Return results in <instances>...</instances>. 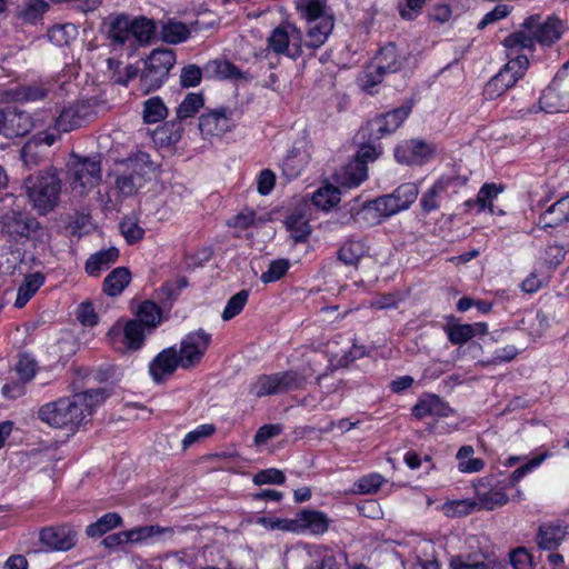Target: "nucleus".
<instances>
[{
	"label": "nucleus",
	"instance_id": "1",
	"mask_svg": "<svg viewBox=\"0 0 569 569\" xmlns=\"http://www.w3.org/2000/svg\"><path fill=\"white\" fill-rule=\"evenodd\" d=\"M107 397L106 390L101 388L76 392L41 406L38 418L50 427L73 432Z\"/></svg>",
	"mask_w": 569,
	"mask_h": 569
},
{
	"label": "nucleus",
	"instance_id": "2",
	"mask_svg": "<svg viewBox=\"0 0 569 569\" xmlns=\"http://www.w3.org/2000/svg\"><path fill=\"white\" fill-rule=\"evenodd\" d=\"M417 197V186L415 183H403L390 194L379 197L372 201H365L360 208L357 206L358 199H355L350 207L351 214L343 223L356 219H362L372 224L378 223L381 218H388L408 209Z\"/></svg>",
	"mask_w": 569,
	"mask_h": 569
},
{
	"label": "nucleus",
	"instance_id": "3",
	"mask_svg": "<svg viewBox=\"0 0 569 569\" xmlns=\"http://www.w3.org/2000/svg\"><path fill=\"white\" fill-rule=\"evenodd\" d=\"M562 33L561 21L557 18H548L541 22L539 14L530 16L522 23V29L508 36L503 40L507 49H530L535 42L542 46H551L560 39Z\"/></svg>",
	"mask_w": 569,
	"mask_h": 569
},
{
	"label": "nucleus",
	"instance_id": "4",
	"mask_svg": "<svg viewBox=\"0 0 569 569\" xmlns=\"http://www.w3.org/2000/svg\"><path fill=\"white\" fill-rule=\"evenodd\" d=\"M27 197L41 216L51 212L59 203L61 180L56 169L38 171L24 180Z\"/></svg>",
	"mask_w": 569,
	"mask_h": 569
},
{
	"label": "nucleus",
	"instance_id": "5",
	"mask_svg": "<svg viewBox=\"0 0 569 569\" xmlns=\"http://www.w3.org/2000/svg\"><path fill=\"white\" fill-rule=\"evenodd\" d=\"M297 10L307 22L306 46L312 49L323 46L335 27L333 13L326 2H298Z\"/></svg>",
	"mask_w": 569,
	"mask_h": 569
},
{
	"label": "nucleus",
	"instance_id": "6",
	"mask_svg": "<svg viewBox=\"0 0 569 569\" xmlns=\"http://www.w3.org/2000/svg\"><path fill=\"white\" fill-rule=\"evenodd\" d=\"M68 167L70 187L80 196L87 194L101 182V164L94 158L72 154Z\"/></svg>",
	"mask_w": 569,
	"mask_h": 569
},
{
	"label": "nucleus",
	"instance_id": "7",
	"mask_svg": "<svg viewBox=\"0 0 569 569\" xmlns=\"http://www.w3.org/2000/svg\"><path fill=\"white\" fill-rule=\"evenodd\" d=\"M306 379L297 371H281L259 376L249 388V393L256 398L286 393L303 387Z\"/></svg>",
	"mask_w": 569,
	"mask_h": 569
},
{
	"label": "nucleus",
	"instance_id": "8",
	"mask_svg": "<svg viewBox=\"0 0 569 569\" xmlns=\"http://www.w3.org/2000/svg\"><path fill=\"white\" fill-rule=\"evenodd\" d=\"M176 63V54L171 49H154L146 60L141 74V89L149 93L159 89Z\"/></svg>",
	"mask_w": 569,
	"mask_h": 569
},
{
	"label": "nucleus",
	"instance_id": "9",
	"mask_svg": "<svg viewBox=\"0 0 569 569\" xmlns=\"http://www.w3.org/2000/svg\"><path fill=\"white\" fill-rule=\"evenodd\" d=\"M211 342V335L202 329L188 333L180 343L178 357L180 367L189 369L197 366Z\"/></svg>",
	"mask_w": 569,
	"mask_h": 569
},
{
	"label": "nucleus",
	"instance_id": "10",
	"mask_svg": "<svg viewBox=\"0 0 569 569\" xmlns=\"http://www.w3.org/2000/svg\"><path fill=\"white\" fill-rule=\"evenodd\" d=\"M144 168L132 162L126 170L116 174L113 190L118 199L124 200L136 196L146 184Z\"/></svg>",
	"mask_w": 569,
	"mask_h": 569
},
{
	"label": "nucleus",
	"instance_id": "11",
	"mask_svg": "<svg viewBox=\"0 0 569 569\" xmlns=\"http://www.w3.org/2000/svg\"><path fill=\"white\" fill-rule=\"evenodd\" d=\"M232 114L227 108L203 113L199 118L201 133L207 137H221L234 127Z\"/></svg>",
	"mask_w": 569,
	"mask_h": 569
},
{
	"label": "nucleus",
	"instance_id": "12",
	"mask_svg": "<svg viewBox=\"0 0 569 569\" xmlns=\"http://www.w3.org/2000/svg\"><path fill=\"white\" fill-rule=\"evenodd\" d=\"M40 541L49 550L67 551L74 547L77 532L69 526H52L40 531Z\"/></svg>",
	"mask_w": 569,
	"mask_h": 569
},
{
	"label": "nucleus",
	"instance_id": "13",
	"mask_svg": "<svg viewBox=\"0 0 569 569\" xmlns=\"http://www.w3.org/2000/svg\"><path fill=\"white\" fill-rule=\"evenodd\" d=\"M301 39V30L290 22H284L272 30L267 39V48L276 54H288L290 42L296 46Z\"/></svg>",
	"mask_w": 569,
	"mask_h": 569
},
{
	"label": "nucleus",
	"instance_id": "14",
	"mask_svg": "<svg viewBox=\"0 0 569 569\" xmlns=\"http://www.w3.org/2000/svg\"><path fill=\"white\" fill-rule=\"evenodd\" d=\"M412 109V103L408 102L399 108L393 109L385 114L375 118L371 122V130L376 138L395 132L402 122L408 118Z\"/></svg>",
	"mask_w": 569,
	"mask_h": 569
},
{
	"label": "nucleus",
	"instance_id": "15",
	"mask_svg": "<svg viewBox=\"0 0 569 569\" xmlns=\"http://www.w3.org/2000/svg\"><path fill=\"white\" fill-rule=\"evenodd\" d=\"M433 148L422 140L411 139L399 144L395 150L398 162L406 164H420L429 159Z\"/></svg>",
	"mask_w": 569,
	"mask_h": 569
},
{
	"label": "nucleus",
	"instance_id": "16",
	"mask_svg": "<svg viewBox=\"0 0 569 569\" xmlns=\"http://www.w3.org/2000/svg\"><path fill=\"white\" fill-rule=\"evenodd\" d=\"M210 26H212L211 22L203 23L200 20H196L190 24V27H188L182 22L169 19L168 21L162 22L160 33L164 42L177 44L186 41L189 38L191 31H198Z\"/></svg>",
	"mask_w": 569,
	"mask_h": 569
},
{
	"label": "nucleus",
	"instance_id": "17",
	"mask_svg": "<svg viewBox=\"0 0 569 569\" xmlns=\"http://www.w3.org/2000/svg\"><path fill=\"white\" fill-rule=\"evenodd\" d=\"M411 411L415 418L421 420L427 417H448L451 408L440 397L427 395L412 407Z\"/></svg>",
	"mask_w": 569,
	"mask_h": 569
},
{
	"label": "nucleus",
	"instance_id": "18",
	"mask_svg": "<svg viewBox=\"0 0 569 569\" xmlns=\"http://www.w3.org/2000/svg\"><path fill=\"white\" fill-rule=\"evenodd\" d=\"M180 366L178 352L174 348L162 350L150 363L149 371L154 381L160 382L163 377L172 375Z\"/></svg>",
	"mask_w": 569,
	"mask_h": 569
},
{
	"label": "nucleus",
	"instance_id": "19",
	"mask_svg": "<svg viewBox=\"0 0 569 569\" xmlns=\"http://www.w3.org/2000/svg\"><path fill=\"white\" fill-rule=\"evenodd\" d=\"M297 532L322 535L329 528V518L321 511L306 509L297 513Z\"/></svg>",
	"mask_w": 569,
	"mask_h": 569
},
{
	"label": "nucleus",
	"instance_id": "20",
	"mask_svg": "<svg viewBox=\"0 0 569 569\" xmlns=\"http://www.w3.org/2000/svg\"><path fill=\"white\" fill-rule=\"evenodd\" d=\"M147 333H149L148 329L134 319L129 320L122 329L113 327L109 331V336L112 340L116 337L122 336L126 342V349L132 350H137L142 346Z\"/></svg>",
	"mask_w": 569,
	"mask_h": 569
},
{
	"label": "nucleus",
	"instance_id": "21",
	"mask_svg": "<svg viewBox=\"0 0 569 569\" xmlns=\"http://www.w3.org/2000/svg\"><path fill=\"white\" fill-rule=\"evenodd\" d=\"M567 527L553 522L541 525L536 537L539 548L545 550L557 549L567 536Z\"/></svg>",
	"mask_w": 569,
	"mask_h": 569
},
{
	"label": "nucleus",
	"instance_id": "22",
	"mask_svg": "<svg viewBox=\"0 0 569 569\" xmlns=\"http://www.w3.org/2000/svg\"><path fill=\"white\" fill-rule=\"evenodd\" d=\"M367 177V167L361 161L351 160L335 174V180L340 187L355 188L360 186Z\"/></svg>",
	"mask_w": 569,
	"mask_h": 569
},
{
	"label": "nucleus",
	"instance_id": "23",
	"mask_svg": "<svg viewBox=\"0 0 569 569\" xmlns=\"http://www.w3.org/2000/svg\"><path fill=\"white\" fill-rule=\"evenodd\" d=\"M406 60L407 57L399 54L396 44L391 42L376 57L377 72L380 74L395 73L401 70Z\"/></svg>",
	"mask_w": 569,
	"mask_h": 569
},
{
	"label": "nucleus",
	"instance_id": "24",
	"mask_svg": "<svg viewBox=\"0 0 569 569\" xmlns=\"http://www.w3.org/2000/svg\"><path fill=\"white\" fill-rule=\"evenodd\" d=\"M569 221V194L551 204L539 218L542 228H553Z\"/></svg>",
	"mask_w": 569,
	"mask_h": 569
},
{
	"label": "nucleus",
	"instance_id": "25",
	"mask_svg": "<svg viewBox=\"0 0 569 569\" xmlns=\"http://www.w3.org/2000/svg\"><path fill=\"white\" fill-rule=\"evenodd\" d=\"M119 258V250L114 247L100 250L91 254L86 262V272L91 277H98L101 271L110 268Z\"/></svg>",
	"mask_w": 569,
	"mask_h": 569
},
{
	"label": "nucleus",
	"instance_id": "26",
	"mask_svg": "<svg viewBox=\"0 0 569 569\" xmlns=\"http://www.w3.org/2000/svg\"><path fill=\"white\" fill-rule=\"evenodd\" d=\"M529 67V60L526 56H517L508 61L505 67L498 72L502 78L507 88H512L523 76Z\"/></svg>",
	"mask_w": 569,
	"mask_h": 569
},
{
	"label": "nucleus",
	"instance_id": "27",
	"mask_svg": "<svg viewBox=\"0 0 569 569\" xmlns=\"http://www.w3.org/2000/svg\"><path fill=\"white\" fill-rule=\"evenodd\" d=\"M284 224L287 230L290 232V238L295 244L308 241L311 233V227L307 217L302 212L295 211L290 213L286 218Z\"/></svg>",
	"mask_w": 569,
	"mask_h": 569
},
{
	"label": "nucleus",
	"instance_id": "28",
	"mask_svg": "<svg viewBox=\"0 0 569 569\" xmlns=\"http://www.w3.org/2000/svg\"><path fill=\"white\" fill-rule=\"evenodd\" d=\"M131 273L126 267L113 269L103 280V292L110 297H117L129 286Z\"/></svg>",
	"mask_w": 569,
	"mask_h": 569
},
{
	"label": "nucleus",
	"instance_id": "29",
	"mask_svg": "<svg viewBox=\"0 0 569 569\" xmlns=\"http://www.w3.org/2000/svg\"><path fill=\"white\" fill-rule=\"evenodd\" d=\"M31 128V118L27 112L12 110L6 113L3 134L20 137L27 134Z\"/></svg>",
	"mask_w": 569,
	"mask_h": 569
},
{
	"label": "nucleus",
	"instance_id": "30",
	"mask_svg": "<svg viewBox=\"0 0 569 569\" xmlns=\"http://www.w3.org/2000/svg\"><path fill=\"white\" fill-rule=\"evenodd\" d=\"M82 110L83 108L77 104L63 108L56 119L57 129L62 132H69L80 128L86 121Z\"/></svg>",
	"mask_w": 569,
	"mask_h": 569
},
{
	"label": "nucleus",
	"instance_id": "31",
	"mask_svg": "<svg viewBox=\"0 0 569 569\" xmlns=\"http://www.w3.org/2000/svg\"><path fill=\"white\" fill-rule=\"evenodd\" d=\"M43 283L44 276L41 272L27 274L18 288L14 306L19 309L24 307Z\"/></svg>",
	"mask_w": 569,
	"mask_h": 569
},
{
	"label": "nucleus",
	"instance_id": "32",
	"mask_svg": "<svg viewBox=\"0 0 569 569\" xmlns=\"http://www.w3.org/2000/svg\"><path fill=\"white\" fill-rule=\"evenodd\" d=\"M457 177H441L427 192L421 197L420 203L426 212L438 209L437 197L445 192L451 184L458 182Z\"/></svg>",
	"mask_w": 569,
	"mask_h": 569
},
{
	"label": "nucleus",
	"instance_id": "33",
	"mask_svg": "<svg viewBox=\"0 0 569 569\" xmlns=\"http://www.w3.org/2000/svg\"><path fill=\"white\" fill-rule=\"evenodd\" d=\"M503 191V187L502 186H498L496 183H485L478 194H477V198L475 200V204H477L479 207V210L480 211H483V210H489L490 213L492 214H505V211L499 209V210H495L493 208V200L499 196V193H501Z\"/></svg>",
	"mask_w": 569,
	"mask_h": 569
},
{
	"label": "nucleus",
	"instance_id": "34",
	"mask_svg": "<svg viewBox=\"0 0 569 569\" xmlns=\"http://www.w3.org/2000/svg\"><path fill=\"white\" fill-rule=\"evenodd\" d=\"M367 252L368 248L362 240H348L338 250V259L345 264L357 266Z\"/></svg>",
	"mask_w": 569,
	"mask_h": 569
},
{
	"label": "nucleus",
	"instance_id": "35",
	"mask_svg": "<svg viewBox=\"0 0 569 569\" xmlns=\"http://www.w3.org/2000/svg\"><path fill=\"white\" fill-rule=\"evenodd\" d=\"M134 320L151 332L161 321V309L152 301H143L136 312Z\"/></svg>",
	"mask_w": 569,
	"mask_h": 569
},
{
	"label": "nucleus",
	"instance_id": "36",
	"mask_svg": "<svg viewBox=\"0 0 569 569\" xmlns=\"http://www.w3.org/2000/svg\"><path fill=\"white\" fill-rule=\"evenodd\" d=\"M341 192L338 187L328 184L319 188L312 196V203L322 209L329 210L340 201Z\"/></svg>",
	"mask_w": 569,
	"mask_h": 569
},
{
	"label": "nucleus",
	"instance_id": "37",
	"mask_svg": "<svg viewBox=\"0 0 569 569\" xmlns=\"http://www.w3.org/2000/svg\"><path fill=\"white\" fill-rule=\"evenodd\" d=\"M204 73L220 79H236L241 77V71L229 61L214 60L204 66Z\"/></svg>",
	"mask_w": 569,
	"mask_h": 569
},
{
	"label": "nucleus",
	"instance_id": "38",
	"mask_svg": "<svg viewBox=\"0 0 569 569\" xmlns=\"http://www.w3.org/2000/svg\"><path fill=\"white\" fill-rule=\"evenodd\" d=\"M121 517L117 512H108L99 518L96 522L89 525L86 532L89 537H101L108 531L120 526Z\"/></svg>",
	"mask_w": 569,
	"mask_h": 569
},
{
	"label": "nucleus",
	"instance_id": "39",
	"mask_svg": "<svg viewBox=\"0 0 569 569\" xmlns=\"http://www.w3.org/2000/svg\"><path fill=\"white\" fill-rule=\"evenodd\" d=\"M162 533L171 536L172 530L170 528H162L159 526H144L123 532L126 542H140Z\"/></svg>",
	"mask_w": 569,
	"mask_h": 569
},
{
	"label": "nucleus",
	"instance_id": "40",
	"mask_svg": "<svg viewBox=\"0 0 569 569\" xmlns=\"http://www.w3.org/2000/svg\"><path fill=\"white\" fill-rule=\"evenodd\" d=\"M479 506L486 510H492L508 502V496L501 488H492L488 491L478 490Z\"/></svg>",
	"mask_w": 569,
	"mask_h": 569
},
{
	"label": "nucleus",
	"instance_id": "41",
	"mask_svg": "<svg viewBox=\"0 0 569 569\" xmlns=\"http://www.w3.org/2000/svg\"><path fill=\"white\" fill-rule=\"evenodd\" d=\"M203 103L204 100L201 93L187 94L177 109V118L183 120L193 117Z\"/></svg>",
	"mask_w": 569,
	"mask_h": 569
},
{
	"label": "nucleus",
	"instance_id": "42",
	"mask_svg": "<svg viewBox=\"0 0 569 569\" xmlns=\"http://www.w3.org/2000/svg\"><path fill=\"white\" fill-rule=\"evenodd\" d=\"M131 23L124 17H118L111 22L109 38L117 43L124 44L132 38Z\"/></svg>",
	"mask_w": 569,
	"mask_h": 569
},
{
	"label": "nucleus",
	"instance_id": "43",
	"mask_svg": "<svg viewBox=\"0 0 569 569\" xmlns=\"http://www.w3.org/2000/svg\"><path fill=\"white\" fill-rule=\"evenodd\" d=\"M167 117V108L158 97L148 99L144 102L143 119L147 123L158 122Z\"/></svg>",
	"mask_w": 569,
	"mask_h": 569
},
{
	"label": "nucleus",
	"instance_id": "44",
	"mask_svg": "<svg viewBox=\"0 0 569 569\" xmlns=\"http://www.w3.org/2000/svg\"><path fill=\"white\" fill-rule=\"evenodd\" d=\"M448 339L452 345L460 346L477 335V327L469 323L453 325L447 329Z\"/></svg>",
	"mask_w": 569,
	"mask_h": 569
},
{
	"label": "nucleus",
	"instance_id": "45",
	"mask_svg": "<svg viewBox=\"0 0 569 569\" xmlns=\"http://www.w3.org/2000/svg\"><path fill=\"white\" fill-rule=\"evenodd\" d=\"M131 23V32L140 42H148L156 31V23L144 17L134 19Z\"/></svg>",
	"mask_w": 569,
	"mask_h": 569
},
{
	"label": "nucleus",
	"instance_id": "46",
	"mask_svg": "<svg viewBox=\"0 0 569 569\" xmlns=\"http://www.w3.org/2000/svg\"><path fill=\"white\" fill-rule=\"evenodd\" d=\"M249 292L241 290L233 295L227 302L224 310L222 311V319L228 321L239 315L244 308L248 301Z\"/></svg>",
	"mask_w": 569,
	"mask_h": 569
},
{
	"label": "nucleus",
	"instance_id": "47",
	"mask_svg": "<svg viewBox=\"0 0 569 569\" xmlns=\"http://www.w3.org/2000/svg\"><path fill=\"white\" fill-rule=\"evenodd\" d=\"M290 262L287 259H277L269 263L260 279L263 283H271L280 280L289 270Z\"/></svg>",
	"mask_w": 569,
	"mask_h": 569
},
{
	"label": "nucleus",
	"instance_id": "48",
	"mask_svg": "<svg viewBox=\"0 0 569 569\" xmlns=\"http://www.w3.org/2000/svg\"><path fill=\"white\" fill-rule=\"evenodd\" d=\"M48 8V2H27L26 8L18 12V17L23 21L34 23Z\"/></svg>",
	"mask_w": 569,
	"mask_h": 569
},
{
	"label": "nucleus",
	"instance_id": "49",
	"mask_svg": "<svg viewBox=\"0 0 569 569\" xmlns=\"http://www.w3.org/2000/svg\"><path fill=\"white\" fill-rule=\"evenodd\" d=\"M216 431L213 425H201L197 429L188 432L182 440L183 449L191 447L192 445L210 437Z\"/></svg>",
	"mask_w": 569,
	"mask_h": 569
},
{
	"label": "nucleus",
	"instance_id": "50",
	"mask_svg": "<svg viewBox=\"0 0 569 569\" xmlns=\"http://www.w3.org/2000/svg\"><path fill=\"white\" fill-rule=\"evenodd\" d=\"M120 232L126 238L128 243H134L143 238L144 230L131 219H124L120 226Z\"/></svg>",
	"mask_w": 569,
	"mask_h": 569
},
{
	"label": "nucleus",
	"instance_id": "51",
	"mask_svg": "<svg viewBox=\"0 0 569 569\" xmlns=\"http://www.w3.org/2000/svg\"><path fill=\"white\" fill-rule=\"evenodd\" d=\"M284 480L283 472L274 468L261 470L253 477V482L258 486L267 483L281 485Z\"/></svg>",
	"mask_w": 569,
	"mask_h": 569
},
{
	"label": "nucleus",
	"instance_id": "52",
	"mask_svg": "<svg viewBox=\"0 0 569 569\" xmlns=\"http://www.w3.org/2000/svg\"><path fill=\"white\" fill-rule=\"evenodd\" d=\"M202 70L196 64H189L181 70L180 83L184 88L196 87L200 83Z\"/></svg>",
	"mask_w": 569,
	"mask_h": 569
},
{
	"label": "nucleus",
	"instance_id": "53",
	"mask_svg": "<svg viewBox=\"0 0 569 569\" xmlns=\"http://www.w3.org/2000/svg\"><path fill=\"white\" fill-rule=\"evenodd\" d=\"M510 562L515 569H532V557L523 547L510 552Z\"/></svg>",
	"mask_w": 569,
	"mask_h": 569
},
{
	"label": "nucleus",
	"instance_id": "54",
	"mask_svg": "<svg viewBox=\"0 0 569 569\" xmlns=\"http://www.w3.org/2000/svg\"><path fill=\"white\" fill-rule=\"evenodd\" d=\"M508 90L502 78L497 73L485 86L483 96L488 100H495Z\"/></svg>",
	"mask_w": 569,
	"mask_h": 569
},
{
	"label": "nucleus",
	"instance_id": "55",
	"mask_svg": "<svg viewBox=\"0 0 569 569\" xmlns=\"http://www.w3.org/2000/svg\"><path fill=\"white\" fill-rule=\"evenodd\" d=\"M383 483V478L378 473H372L366 477H362L358 483V491L361 493H373L376 492L381 485Z\"/></svg>",
	"mask_w": 569,
	"mask_h": 569
},
{
	"label": "nucleus",
	"instance_id": "56",
	"mask_svg": "<svg viewBox=\"0 0 569 569\" xmlns=\"http://www.w3.org/2000/svg\"><path fill=\"white\" fill-rule=\"evenodd\" d=\"M37 365L32 359L28 357H21L17 363L16 370L20 380L26 383L30 381L36 375Z\"/></svg>",
	"mask_w": 569,
	"mask_h": 569
},
{
	"label": "nucleus",
	"instance_id": "57",
	"mask_svg": "<svg viewBox=\"0 0 569 569\" xmlns=\"http://www.w3.org/2000/svg\"><path fill=\"white\" fill-rule=\"evenodd\" d=\"M566 254H567V251L562 246L557 244V243L550 244L546 248V251H545V262L549 267L555 268L562 262Z\"/></svg>",
	"mask_w": 569,
	"mask_h": 569
},
{
	"label": "nucleus",
	"instance_id": "58",
	"mask_svg": "<svg viewBox=\"0 0 569 569\" xmlns=\"http://www.w3.org/2000/svg\"><path fill=\"white\" fill-rule=\"evenodd\" d=\"M519 349L513 345H507L493 351L492 358L489 360L490 363L498 365L502 362H510L518 353Z\"/></svg>",
	"mask_w": 569,
	"mask_h": 569
},
{
	"label": "nucleus",
	"instance_id": "59",
	"mask_svg": "<svg viewBox=\"0 0 569 569\" xmlns=\"http://www.w3.org/2000/svg\"><path fill=\"white\" fill-rule=\"evenodd\" d=\"M276 174L269 170H262L257 179V190L260 194L267 196L271 192L274 187Z\"/></svg>",
	"mask_w": 569,
	"mask_h": 569
},
{
	"label": "nucleus",
	"instance_id": "60",
	"mask_svg": "<svg viewBox=\"0 0 569 569\" xmlns=\"http://www.w3.org/2000/svg\"><path fill=\"white\" fill-rule=\"evenodd\" d=\"M511 11V8L507 4H498L493 10L488 12L482 20L478 23L479 29L486 28L488 24L493 23L505 17Z\"/></svg>",
	"mask_w": 569,
	"mask_h": 569
},
{
	"label": "nucleus",
	"instance_id": "61",
	"mask_svg": "<svg viewBox=\"0 0 569 569\" xmlns=\"http://www.w3.org/2000/svg\"><path fill=\"white\" fill-rule=\"evenodd\" d=\"M281 433V427L279 425H264L258 429L254 435V442L261 445L267 442L269 439L274 438Z\"/></svg>",
	"mask_w": 569,
	"mask_h": 569
},
{
	"label": "nucleus",
	"instance_id": "62",
	"mask_svg": "<svg viewBox=\"0 0 569 569\" xmlns=\"http://www.w3.org/2000/svg\"><path fill=\"white\" fill-rule=\"evenodd\" d=\"M422 4L423 2H399V14L405 20H413L421 13Z\"/></svg>",
	"mask_w": 569,
	"mask_h": 569
},
{
	"label": "nucleus",
	"instance_id": "63",
	"mask_svg": "<svg viewBox=\"0 0 569 569\" xmlns=\"http://www.w3.org/2000/svg\"><path fill=\"white\" fill-rule=\"evenodd\" d=\"M47 93H48V90L43 86L36 84V86L23 87L20 91V97L22 100L37 101V100H42L43 98H46Z\"/></svg>",
	"mask_w": 569,
	"mask_h": 569
},
{
	"label": "nucleus",
	"instance_id": "64",
	"mask_svg": "<svg viewBox=\"0 0 569 569\" xmlns=\"http://www.w3.org/2000/svg\"><path fill=\"white\" fill-rule=\"evenodd\" d=\"M378 156L379 151L376 149V147L365 144L359 148L353 158V161H361V163L367 167L368 162L375 161Z\"/></svg>",
	"mask_w": 569,
	"mask_h": 569
}]
</instances>
